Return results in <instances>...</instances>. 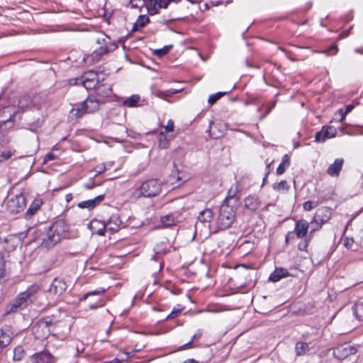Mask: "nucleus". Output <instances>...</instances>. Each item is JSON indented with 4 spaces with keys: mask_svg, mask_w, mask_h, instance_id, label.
Wrapping results in <instances>:
<instances>
[{
    "mask_svg": "<svg viewBox=\"0 0 363 363\" xmlns=\"http://www.w3.org/2000/svg\"><path fill=\"white\" fill-rule=\"evenodd\" d=\"M69 227L63 220L55 221L48 229L46 235L43 238L41 247L50 249L60 242L66 237Z\"/></svg>",
    "mask_w": 363,
    "mask_h": 363,
    "instance_id": "nucleus-1",
    "label": "nucleus"
},
{
    "mask_svg": "<svg viewBox=\"0 0 363 363\" xmlns=\"http://www.w3.org/2000/svg\"><path fill=\"white\" fill-rule=\"evenodd\" d=\"M235 219V208L233 204L223 201L221 204L218 216L216 218V226L218 230L230 228Z\"/></svg>",
    "mask_w": 363,
    "mask_h": 363,
    "instance_id": "nucleus-2",
    "label": "nucleus"
},
{
    "mask_svg": "<svg viewBox=\"0 0 363 363\" xmlns=\"http://www.w3.org/2000/svg\"><path fill=\"white\" fill-rule=\"evenodd\" d=\"M161 190V183L157 179H152L144 182L135 190L134 195L136 197H155Z\"/></svg>",
    "mask_w": 363,
    "mask_h": 363,
    "instance_id": "nucleus-3",
    "label": "nucleus"
},
{
    "mask_svg": "<svg viewBox=\"0 0 363 363\" xmlns=\"http://www.w3.org/2000/svg\"><path fill=\"white\" fill-rule=\"evenodd\" d=\"M96 43L100 46L91 54L92 60L95 61H99L102 55L113 52L118 48V45L111 41L104 34L99 35L96 38Z\"/></svg>",
    "mask_w": 363,
    "mask_h": 363,
    "instance_id": "nucleus-4",
    "label": "nucleus"
},
{
    "mask_svg": "<svg viewBox=\"0 0 363 363\" xmlns=\"http://www.w3.org/2000/svg\"><path fill=\"white\" fill-rule=\"evenodd\" d=\"M70 83L74 85H82L86 89H96L99 85V80L97 72L89 71L79 78L72 79Z\"/></svg>",
    "mask_w": 363,
    "mask_h": 363,
    "instance_id": "nucleus-5",
    "label": "nucleus"
},
{
    "mask_svg": "<svg viewBox=\"0 0 363 363\" xmlns=\"http://www.w3.org/2000/svg\"><path fill=\"white\" fill-rule=\"evenodd\" d=\"M331 215L330 209L327 207H322L318 208L314 216L313 220L311 222V225H316V227L313 228L311 230L310 233H313V232L318 230L321 228L322 225L327 223L330 219Z\"/></svg>",
    "mask_w": 363,
    "mask_h": 363,
    "instance_id": "nucleus-6",
    "label": "nucleus"
},
{
    "mask_svg": "<svg viewBox=\"0 0 363 363\" xmlns=\"http://www.w3.org/2000/svg\"><path fill=\"white\" fill-rule=\"evenodd\" d=\"M26 206V198L18 194L10 199L6 203L7 211L11 214H16L23 211Z\"/></svg>",
    "mask_w": 363,
    "mask_h": 363,
    "instance_id": "nucleus-7",
    "label": "nucleus"
},
{
    "mask_svg": "<svg viewBox=\"0 0 363 363\" xmlns=\"http://www.w3.org/2000/svg\"><path fill=\"white\" fill-rule=\"evenodd\" d=\"M33 301L25 291L21 292L17 296L14 302L10 305V308L7 311V313L16 312L18 308H25Z\"/></svg>",
    "mask_w": 363,
    "mask_h": 363,
    "instance_id": "nucleus-8",
    "label": "nucleus"
},
{
    "mask_svg": "<svg viewBox=\"0 0 363 363\" xmlns=\"http://www.w3.org/2000/svg\"><path fill=\"white\" fill-rule=\"evenodd\" d=\"M33 301L25 291L21 292L17 296L14 302L10 305V308L7 311V313L16 312L18 308H25Z\"/></svg>",
    "mask_w": 363,
    "mask_h": 363,
    "instance_id": "nucleus-9",
    "label": "nucleus"
},
{
    "mask_svg": "<svg viewBox=\"0 0 363 363\" xmlns=\"http://www.w3.org/2000/svg\"><path fill=\"white\" fill-rule=\"evenodd\" d=\"M33 301L25 291L21 292L17 296L14 302L10 305V308L7 311V313L16 312L18 308H25Z\"/></svg>",
    "mask_w": 363,
    "mask_h": 363,
    "instance_id": "nucleus-10",
    "label": "nucleus"
},
{
    "mask_svg": "<svg viewBox=\"0 0 363 363\" xmlns=\"http://www.w3.org/2000/svg\"><path fill=\"white\" fill-rule=\"evenodd\" d=\"M357 350L348 343H344L338 345L333 350V355L338 359H343L349 355L355 354Z\"/></svg>",
    "mask_w": 363,
    "mask_h": 363,
    "instance_id": "nucleus-11",
    "label": "nucleus"
},
{
    "mask_svg": "<svg viewBox=\"0 0 363 363\" xmlns=\"http://www.w3.org/2000/svg\"><path fill=\"white\" fill-rule=\"evenodd\" d=\"M67 287V284L63 279L55 278L50 284L48 292L57 298L65 292Z\"/></svg>",
    "mask_w": 363,
    "mask_h": 363,
    "instance_id": "nucleus-12",
    "label": "nucleus"
},
{
    "mask_svg": "<svg viewBox=\"0 0 363 363\" xmlns=\"http://www.w3.org/2000/svg\"><path fill=\"white\" fill-rule=\"evenodd\" d=\"M226 130V124L222 121L216 123L211 121L207 132L209 133L211 138L213 139H218L224 135Z\"/></svg>",
    "mask_w": 363,
    "mask_h": 363,
    "instance_id": "nucleus-13",
    "label": "nucleus"
},
{
    "mask_svg": "<svg viewBox=\"0 0 363 363\" xmlns=\"http://www.w3.org/2000/svg\"><path fill=\"white\" fill-rule=\"evenodd\" d=\"M145 7L150 15L157 13L160 9H166L169 5V0H145Z\"/></svg>",
    "mask_w": 363,
    "mask_h": 363,
    "instance_id": "nucleus-14",
    "label": "nucleus"
},
{
    "mask_svg": "<svg viewBox=\"0 0 363 363\" xmlns=\"http://www.w3.org/2000/svg\"><path fill=\"white\" fill-rule=\"evenodd\" d=\"M83 102L87 113H91L99 110L100 106L103 104L105 101L103 99L99 98L96 95H91Z\"/></svg>",
    "mask_w": 363,
    "mask_h": 363,
    "instance_id": "nucleus-15",
    "label": "nucleus"
},
{
    "mask_svg": "<svg viewBox=\"0 0 363 363\" xmlns=\"http://www.w3.org/2000/svg\"><path fill=\"white\" fill-rule=\"evenodd\" d=\"M33 363H54L55 357L46 350L36 352L30 357Z\"/></svg>",
    "mask_w": 363,
    "mask_h": 363,
    "instance_id": "nucleus-16",
    "label": "nucleus"
},
{
    "mask_svg": "<svg viewBox=\"0 0 363 363\" xmlns=\"http://www.w3.org/2000/svg\"><path fill=\"white\" fill-rule=\"evenodd\" d=\"M13 333L11 330V326L6 325L0 330V347H7L13 337Z\"/></svg>",
    "mask_w": 363,
    "mask_h": 363,
    "instance_id": "nucleus-17",
    "label": "nucleus"
},
{
    "mask_svg": "<svg viewBox=\"0 0 363 363\" xmlns=\"http://www.w3.org/2000/svg\"><path fill=\"white\" fill-rule=\"evenodd\" d=\"M214 217V213L211 208H205L201 211L197 216L196 227L201 224L203 226H209Z\"/></svg>",
    "mask_w": 363,
    "mask_h": 363,
    "instance_id": "nucleus-18",
    "label": "nucleus"
},
{
    "mask_svg": "<svg viewBox=\"0 0 363 363\" xmlns=\"http://www.w3.org/2000/svg\"><path fill=\"white\" fill-rule=\"evenodd\" d=\"M308 228V222L304 219H300L296 222L294 232L297 238L302 239L306 238Z\"/></svg>",
    "mask_w": 363,
    "mask_h": 363,
    "instance_id": "nucleus-19",
    "label": "nucleus"
},
{
    "mask_svg": "<svg viewBox=\"0 0 363 363\" xmlns=\"http://www.w3.org/2000/svg\"><path fill=\"white\" fill-rule=\"evenodd\" d=\"M89 228L91 230L92 234L99 235H104L106 230H107L106 223L99 220H93L89 225Z\"/></svg>",
    "mask_w": 363,
    "mask_h": 363,
    "instance_id": "nucleus-20",
    "label": "nucleus"
},
{
    "mask_svg": "<svg viewBox=\"0 0 363 363\" xmlns=\"http://www.w3.org/2000/svg\"><path fill=\"white\" fill-rule=\"evenodd\" d=\"M244 203L245 207L251 211L257 210L261 206V202L256 195H249L247 196L245 199Z\"/></svg>",
    "mask_w": 363,
    "mask_h": 363,
    "instance_id": "nucleus-21",
    "label": "nucleus"
},
{
    "mask_svg": "<svg viewBox=\"0 0 363 363\" xmlns=\"http://www.w3.org/2000/svg\"><path fill=\"white\" fill-rule=\"evenodd\" d=\"M104 199V195H99L94 199L82 201L78 203L79 208H87L91 210L98 206Z\"/></svg>",
    "mask_w": 363,
    "mask_h": 363,
    "instance_id": "nucleus-22",
    "label": "nucleus"
},
{
    "mask_svg": "<svg viewBox=\"0 0 363 363\" xmlns=\"http://www.w3.org/2000/svg\"><path fill=\"white\" fill-rule=\"evenodd\" d=\"M344 160L342 158L336 159L334 162L329 166L327 173L331 177H337L339 175L342 168Z\"/></svg>",
    "mask_w": 363,
    "mask_h": 363,
    "instance_id": "nucleus-23",
    "label": "nucleus"
},
{
    "mask_svg": "<svg viewBox=\"0 0 363 363\" xmlns=\"http://www.w3.org/2000/svg\"><path fill=\"white\" fill-rule=\"evenodd\" d=\"M121 223L122 222L119 217L117 215H113L106 223L107 230L114 233L119 230Z\"/></svg>",
    "mask_w": 363,
    "mask_h": 363,
    "instance_id": "nucleus-24",
    "label": "nucleus"
},
{
    "mask_svg": "<svg viewBox=\"0 0 363 363\" xmlns=\"http://www.w3.org/2000/svg\"><path fill=\"white\" fill-rule=\"evenodd\" d=\"M96 91V96L103 99L105 97L111 96L113 94L112 88L109 84H99L97 86Z\"/></svg>",
    "mask_w": 363,
    "mask_h": 363,
    "instance_id": "nucleus-25",
    "label": "nucleus"
},
{
    "mask_svg": "<svg viewBox=\"0 0 363 363\" xmlns=\"http://www.w3.org/2000/svg\"><path fill=\"white\" fill-rule=\"evenodd\" d=\"M289 273L286 269L276 268V269L270 274L269 280L273 282L279 281L281 279L287 277Z\"/></svg>",
    "mask_w": 363,
    "mask_h": 363,
    "instance_id": "nucleus-26",
    "label": "nucleus"
},
{
    "mask_svg": "<svg viewBox=\"0 0 363 363\" xmlns=\"http://www.w3.org/2000/svg\"><path fill=\"white\" fill-rule=\"evenodd\" d=\"M150 21V19L145 15H140L138 18L135 23L133 24L132 32H136L140 29L143 28Z\"/></svg>",
    "mask_w": 363,
    "mask_h": 363,
    "instance_id": "nucleus-27",
    "label": "nucleus"
},
{
    "mask_svg": "<svg viewBox=\"0 0 363 363\" xmlns=\"http://www.w3.org/2000/svg\"><path fill=\"white\" fill-rule=\"evenodd\" d=\"M42 204V201L40 200H35L29 206L28 209L26 213V217L27 218H30L33 215L36 213V212L40 208Z\"/></svg>",
    "mask_w": 363,
    "mask_h": 363,
    "instance_id": "nucleus-28",
    "label": "nucleus"
},
{
    "mask_svg": "<svg viewBox=\"0 0 363 363\" xmlns=\"http://www.w3.org/2000/svg\"><path fill=\"white\" fill-rule=\"evenodd\" d=\"M290 165V157L288 155H284L281 158V162L277 169V174L281 175L284 174L286 169Z\"/></svg>",
    "mask_w": 363,
    "mask_h": 363,
    "instance_id": "nucleus-29",
    "label": "nucleus"
},
{
    "mask_svg": "<svg viewBox=\"0 0 363 363\" xmlns=\"http://www.w3.org/2000/svg\"><path fill=\"white\" fill-rule=\"evenodd\" d=\"M238 192V185L234 184L230 189L228 196L224 201H228V203L230 204L232 201H234V203H236L238 198L236 196L237 193Z\"/></svg>",
    "mask_w": 363,
    "mask_h": 363,
    "instance_id": "nucleus-30",
    "label": "nucleus"
},
{
    "mask_svg": "<svg viewBox=\"0 0 363 363\" xmlns=\"http://www.w3.org/2000/svg\"><path fill=\"white\" fill-rule=\"evenodd\" d=\"M71 113L77 118H79L84 114L87 113L84 102L75 104L72 108Z\"/></svg>",
    "mask_w": 363,
    "mask_h": 363,
    "instance_id": "nucleus-31",
    "label": "nucleus"
},
{
    "mask_svg": "<svg viewBox=\"0 0 363 363\" xmlns=\"http://www.w3.org/2000/svg\"><path fill=\"white\" fill-rule=\"evenodd\" d=\"M295 351L298 356L304 355L309 351V345L306 342H298L296 344Z\"/></svg>",
    "mask_w": 363,
    "mask_h": 363,
    "instance_id": "nucleus-32",
    "label": "nucleus"
},
{
    "mask_svg": "<svg viewBox=\"0 0 363 363\" xmlns=\"http://www.w3.org/2000/svg\"><path fill=\"white\" fill-rule=\"evenodd\" d=\"M353 314L359 320H363V302L356 303L352 307Z\"/></svg>",
    "mask_w": 363,
    "mask_h": 363,
    "instance_id": "nucleus-33",
    "label": "nucleus"
},
{
    "mask_svg": "<svg viewBox=\"0 0 363 363\" xmlns=\"http://www.w3.org/2000/svg\"><path fill=\"white\" fill-rule=\"evenodd\" d=\"M40 291V286L38 284H33L30 286L25 292L33 300L35 301L38 297V294Z\"/></svg>",
    "mask_w": 363,
    "mask_h": 363,
    "instance_id": "nucleus-34",
    "label": "nucleus"
},
{
    "mask_svg": "<svg viewBox=\"0 0 363 363\" xmlns=\"http://www.w3.org/2000/svg\"><path fill=\"white\" fill-rule=\"evenodd\" d=\"M140 101V96L133 94L123 101V105L127 107H135Z\"/></svg>",
    "mask_w": 363,
    "mask_h": 363,
    "instance_id": "nucleus-35",
    "label": "nucleus"
},
{
    "mask_svg": "<svg viewBox=\"0 0 363 363\" xmlns=\"http://www.w3.org/2000/svg\"><path fill=\"white\" fill-rule=\"evenodd\" d=\"M176 222L177 219L173 214H169L161 218V223L164 227L174 225Z\"/></svg>",
    "mask_w": 363,
    "mask_h": 363,
    "instance_id": "nucleus-36",
    "label": "nucleus"
},
{
    "mask_svg": "<svg viewBox=\"0 0 363 363\" xmlns=\"http://www.w3.org/2000/svg\"><path fill=\"white\" fill-rule=\"evenodd\" d=\"M30 97L29 96H23L19 99L18 101V108L24 111L27 108L30 107Z\"/></svg>",
    "mask_w": 363,
    "mask_h": 363,
    "instance_id": "nucleus-37",
    "label": "nucleus"
},
{
    "mask_svg": "<svg viewBox=\"0 0 363 363\" xmlns=\"http://www.w3.org/2000/svg\"><path fill=\"white\" fill-rule=\"evenodd\" d=\"M322 130L326 139L335 137L337 133L336 129L333 126H323Z\"/></svg>",
    "mask_w": 363,
    "mask_h": 363,
    "instance_id": "nucleus-38",
    "label": "nucleus"
},
{
    "mask_svg": "<svg viewBox=\"0 0 363 363\" xmlns=\"http://www.w3.org/2000/svg\"><path fill=\"white\" fill-rule=\"evenodd\" d=\"M273 189L277 191H286L289 189V186L286 180H281L280 182L273 184Z\"/></svg>",
    "mask_w": 363,
    "mask_h": 363,
    "instance_id": "nucleus-39",
    "label": "nucleus"
},
{
    "mask_svg": "<svg viewBox=\"0 0 363 363\" xmlns=\"http://www.w3.org/2000/svg\"><path fill=\"white\" fill-rule=\"evenodd\" d=\"M178 92V90L169 89L167 91H158L155 94L158 98L165 99L167 97L171 96Z\"/></svg>",
    "mask_w": 363,
    "mask_h": 363,
    "instance_id": "nucleus-40",
    "label": "nucleus"
},
{
    "mask_svg": "<svg viewBox=\"0 0 363 363\" xmlns=\"http://www.w3.org/2000/svg\"><path fill=\"white\" fill-rule=\"evenodd\" d=\"M24 354V350L21 346L16 347L13 350V359L14 361H20L23 357Z\"/></svg>",
    "mask_w": 363,
    "mask_h": 363,
    "instance_id": "nucleus-41",
    "label": "nucleus"
},
{
    "mask_svg": "<svg viewBox=\"0 0 363 363\" xmlns=\"http://www.w3.org/2000/svg\"><path fill=\"white\" fill-rule=\"evenodd\" d=\"M158 140H159L160 147L163 148V149L168 147L169 140L167 138V136L164 131H161L160 133Z\"/></svg>",
    "mask_w": 363,
    "mask_h": 363,
    "instance_id": "nucleus-42",
    "label": "nucleus"
},
{
    "mask_svg": "<svg viewBox=\"0 0 363 363\" xmlns=\"http://www.w3.org/2000/svg\"><path fill=\"white\" fill-rule=\"evenodd\" d=\"M229 91H219L214 94H212L209 96L208 102L213 105L214 104L218 99H220L222 96L227 94Z\"/></svg>",
    "mask_w": 363,
    "mask_h": 363,
    "instance_id": "nucleus-43",
    "label": "nucleus"
},
{
    "mask_svg": "<svg viewBox=\"0 0 363 363\" xmlns=\"http://www.w3.org/2000/svg\"><path fill=\"white\" fill-rule=\"evenodd\" d=\"M129 4L131 8L141 9L145 6V0H130Z\"/></svg>",
    "mask_w": 363,
    "mask_h": 363,
    "instance_id": "nucleus-44",
    "label": "nucleus"
},
{
    "mask_svg": "<svg viewBox=\"0 0 363 363\" xmlns=\"http://www.w3.org/2000/svg\"><path fill=\"white\" fill-rule=\"evenodd\" d=\"M202 330H198L197 332L193 335L191 340L188 342L187 343L184 344V345L181 346L179 347V350H183L184 349L186 346H189L190 345H191L192 342L195 340H198L199 339L201 336H202Z\"/></svg>",
    "mask_w": 363,
    "mask_h": 363,
    "instance_id": "nucleus-45",
    "label": "nucleus"
},
{
    "mask_svg": "<svg viewBox=\"0 0 363 363\" xmlns=\"http://www.w3.org/2000/svg\"><path fill=\"white\" fill-rule=\"evenodd\" d=\"M171 48L172 45H166L161 49L156 50L155 51V54L159 57H162L167 54Z\"/></svg>",
    "mask_w": 363,
    "mask_h": 363,
    "instance_id": "nucleus-46",
    "label": "nucleus"
},
{
    "mask_svg": "<svg viewBox=\"0 0 363 363\" xmlns=\"http://www.w3.org/2000/svg\"><path fill=\"white\" fill-rule=\"evenodd\" d=\"M30 105L36 108H39L40 107V97L39 95H35L30 98Z\"/></svg>",
    "mask_w": 363,
    "mask_h": 363,
    "instance_id": "nucleus-47",
    "label": "nucleus"
},
{
    "mask_svg": "<svg viewBox=\"0 0 363 363\" xmlns=\"http://www.w3.org/2000/svg\"><path fill=\"white\" fill-rule=\"evenodd\" d=\"M310 240H311V237L310 236L309 237H306L305 238L304 241L301 242L298 245V250H301V251H306Z\"/></svg>",
    "mask_w": 363,
    "mask_h": 363,
    "instance_id": "nucleus-48",
    "label": "nucleus"
},
{
    "mask_svg": "<svg viewBox=\"0 0 363 363\" xmlns=\"http://www.w3.org/2000/svg\"><path fill=\"white\" fill-rule=\"evenodd\" d=\"M317 203L311 201H307L303 203V209L306 211H311L317 206Z\"/></svg>",
    "mask_w": 363,
    "mask_h": 363,
    "instance_id": "nucleus-49",
    "label": "nucleus"
},
{
    "mask_svg": "<svg viewBox=\"0 0 363 363\" xmlns=\"http://www.w3.org/2000/svg\"><path fill=\"white\" fill-rule=\"evenodd\" d=\"M327 139L325 138L324 133L321 130L315 133V140L318 143L325 142Z\"/></svg>",
    "mask_w": 363,
    "mask_h": 363,
    "instance_id": "nucleus-50",
    "label": "nucleus"
},
{
    "mask_svg": "<svg viewBox=\"0 0 363 363\" xmlns=\"http://www.w3.org/2000/svg\"><path fill=\"white\" fill-rule=\"evenodd\" d=\"M11 157V153L9 151H2L0 153V162L9 160Z\"/></svg>",
    "mask_w": 363,
    "mask_h": 363,
    "instance_id": "nucleus-51",
    "label": "nucleus"
},
{
    "mask_svg": "<svg viewBox=\"0 0 363 363\" xmlns=\"http://www.w3.org/2000/svg\"><path fill=\"white\" fill-rule=\"evenodd\" d=\"M106 291L105 288H99L94 291H89L90 296H99L104 294Z\"/></svg>",
    "mask_w": 363,
    "mask_h": 363,
    "instance_id": "nucleus-52",
    "label": "nucleus"
},
{
    "mask_svg": "<svg viewBox=\"0 0 363 363\" xmlns=\"http://www.w3.org/2000/svg\"><path fill=\"white\" fill-rule=\"evenodd\" d=\"M174 121L172 120H169L168 122H167V125H165L164 127L165 131H164V133H170V132H173L174 131Z\"/></svg>",
    "mask_w": 363,
    "mask_h": 363,
    "instance_id": "nucleus-53",
    "label": "nucleus"
},
{
    "mask_svg": "<svg viewBox=\"0 0 363 363\" xmlns=\"http://www.w3.org/2000/svg\"><path fill=\"white\" fill-rule=\"evenodd\" d=\"M5 271V261L4 257L0 255V278L4 277Z\"/></svg>",
    "mask_w": 363,
    "mask_h": 363,
    "instance_id": "nucleus-54",
    "label": "nucleus"
},
{
    "mask_svg": "<svg viewBox=\"0 0 363 363\" xmlns=\"http://www.w3.org/2000/svg\"><path fill=\"white\" fill-rule=\"evenodd\" d=\"M182 313V309H174L166 318V319H172L177 317Z\"/></svg>",
    "mask_w": 363,
    "mask_h": 363,
    "instance_id": "nucleus-55",
    "label": "nucleus"
},
{
    "mask_svg": "<svg viewBox=\"0 0 363 363\" xmlns=\"http://www.w3.org/2000/svg\"><path fill=\"white\" fill-rule=\"evenodd\" d=\"M56 158V155L53 152H49L43 158V163H47L51 160H54Z\"/></svg>",
    "mask_w": 363,
    "mask_h": 363,
    "instance_id": "nucleus-56",
    "label": "nucleus"
},
{
    "mask_svg": "<svg viewBox=\"0 0 363 363\" xmlns=\"http://www.w3.org/2000/svg\"><path fill=\"white\" fill-rule=\"evenodd\" d=\"M337 51H338L337 46L335 45H333L331 47H330L328 50H326V53L328 55H335L337 52Z\"/></svg>",
    "mask_w": 363,
    "mask_h": 363,
    "instance_id": "nucleus-57",
    "label": "nucleus"
},
{
    "mask_svg": "<svg viewBox=\"0 0 363 363\" xmlns=\"http://www.w3.org/2000/svg\"><path fill=\"white\" fill-rule=\"evenodd\" d=\"M353 242V239L350 238H346L344 240V245L347 249L352 248Z\"/></svg>",
    "mask_w": 363,
    "mask_h": 363,
    "instance_id": "nucleus-58",
    "label": "nucleus"
},
{
    "mask_svg": "<svg viewBox=\"0 0 363 363\" xmlns=\"http://www.w3.org/2000/svg\"><path fill=\"white\" fill-rule=\"evenodd\" d=\"M351 29H352V28H350V29H349V30H343L342 32H341L339 34L337 39L341 40V39H343V38L347 37L350 35V32Z\"/></svg>",
    "mask_w": 363,
    "mask_h": 363,
    "instance_id": "nucleus-59",
    "label": "nucleus"
},
{
    "mask_svg": "<svg viewBox=\"0 0 363 363\" xmlns=\"http://www.w3.org/2000/svg\"><path fill=\"white\" fill-rule=\"evenodd\" d=\"M106 168L104 164H100L96 167V172L98 174H101L106 171Z\"/></svg>",
    "mask_w": 363,
    "mask_h": 363,
    "instance_id": "nucleus-60",
    "label": "nucleus"
},
{
    "mask_svg": "<svg viewBox=\"0 0 363 363\" xmlns=\"http://www.w3.org/2000/svg\"><path fill=\"white\" fill-rule=\"evenodd\" d=\"M294 236H296V235L294 231L289 232L285 238L286 243H289L290 240H293L294 238Z\"/></svg>",
    "mask_w": 363,
    "mask_h": 363,
    "instance_id": "nucleus-61",
    "label": "nucleus"
},
{
    "mask_svg": "<svg viewBox=\"0 0 363 363\" xmlns=\"http://www.w3.org/2000/svg\"><path fill=\"white\" fill-rule=\"evenodd\" d=\"M275 106V102L272 103L271 105L269 106V107L267 108V110L266 111V113H264V116H261V118H264L267 114H269L270 113V111L274 108Z\"/></svg>",
    "mask_w": 363,
    "mask_h": 363,
    "instance_id": "nucleus-62",
    "label": "nucleus"
},
{
    "mask_svg": "<svg viewBox=\"0 0 363 363\" xmlns=\"http://www.w3.org/2000/svg\"><path fill=\"white\" fill-rule=\"evenodd\" d=\"M338 114L340 115V121L342 122L345 118L346 115L347 114L345 111H344L342 109H340L337 112Z\"/></svg>",
    "mask_w": 363,
    "mask_h": 363,
    "instance_id": "nucleus-63",
    "label": "nucleus"
},
{
    "mask_svg": "<svg viewBox=\"0 0 363 363\" xmlns=\"http://www.w3.org/2000/svg\"><path fill=\"white\" fill-rule=\"evenodd\" d=\"M353 108H354V106H353V105H352V104H351V105H347V106H345V111L347 113H349V112H350Z\"/></svg>",
    "mask_w": 363,
    "mask_h": 363,
    "instance_id": "nucleus-64",
    "label": "nucleus"
}]
</instances>
